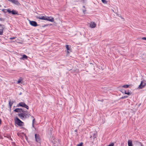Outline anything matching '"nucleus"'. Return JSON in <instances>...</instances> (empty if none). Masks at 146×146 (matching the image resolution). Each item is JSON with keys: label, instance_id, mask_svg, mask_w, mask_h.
Here are the masks:
<instances>
[{"label": "nucleus", "instance_id": "27", "mask_svg": "<svg viewBox=\"0 0 146 146\" xmlns=\"http://www.w3.org/2000/svg\"><path fill=\"white\" fill-rule=\"evenodd\" d=\"M48 24L44 25L43 26V27H46L48 26Z\"/></svg>", "mask_w": 146, "mask_h": 146}, {"label": "nucleus", "instance_id": "15", "mask_svg": "<svg viewBox=\"0 0 146 146\" xmlns=\"http://www.w3.org/2000/svg\"><path fill=\"white\" fill-rule=\"evenodd\" d=\"M28 58V57L25 55H23L22 57L21 58V59H27Z\"/></svg>", "mask_w": 146, "mask_h": 146}, {"label": "nucleus", "instance_id": "11", "mask_svg": "<svg viewBox=\"0 0 146 146\" xmlns=\"http://www.w3.org/2000/svg\"><path fill=\"white\" fill-rule=\"evenodd\" d=\"M70 46H69V45H66V48L68 50V51L67 52V54H69V51H70V52H72V51H71V50L70 48Z\"/></svg>", "mask_w": 146, "mask_h": 146}, {"label": "nucleus", "instance_id": "29", "mask_svg": "<svg viewBox=\"0 0 146 146\" xmlns=\"http://www.w3.org/2000/svg\"><path fill=\"white\" fill-rule=\"evenodd\" d=\"M1 119H0V124H1Z\"/></svg>", "mask_w": 146, "mask_h": 146}, {"label": "nucleus", "instance_id": "21", "mask_svg": "<svg viewBox=\"0 0 146 146\" xmlns=\"http://www.w3.org/2000/svg\"><path fill=\"white\" fill-rule=\"evenodd\" d=\"M13 104V103H11L10 101L9 102V104L10 107V108H11V106Z\"/></svg>", "mask_w": 146, "mask_h": 146}, {"label": "nucleus", "instance_id": "7", "mask_svg": "<svg viewBox=\"0 0 146 146\" xmlns=\"http://www.w3.org/2000/svg\"><path fill=\"white\" fill-rule=\"evenodd\" d=\"M29 23L31 26L34 27H35L38 26L37 23L35 21H29Z\"/></svg>", "mask_w": 146, "mask_h": 146}, {"label": "nucleus", "instance_id": "9", "mask_svg": "<svg viewBox=\"0 0 146 146\" xmlns=\"http://www.w3.org/2000/svg\"><path fill=\"white\" fill-rule=\"evenodd\" d=\"M42 15H40L39 16H36V18L37 19H38L40 20H45L46 15H44V16H42Z\"/></svg>", "mask_w": 146, "mask_h": 146}, {"label": "nucleus", "instance_id": "14", "mask_svg": "<svg viewBox=\"0 0 146 146\" xmlns=\"http://www.w3.org/2000/svg\"><path fill=\"white\" fill-rule=\"evenodd\" d=\"M128 146H132V142L131 140H129L128 141Z\"/></svg>", "mask_w": 146, "mask_h": 146}, {"label": "nucleus", "instance_id": "18", "mask_svg": "<svg viewBox=\"0 0 146 146\" xmlns=\"http://www.w3.org/2000/svg\"><path fill=\"white\" fill-rule=\"evenodd\" d=\"M102 2L104 4H107V1L106 0H101Z\"/></svg>", "mask_w": 146, "mask_h": 146}, {"label": "nucleus", "instance_id": "35", "mask_svg": "<svg viewBox=\"0 0 146 146\" xmlns=\"http://www.w3.org/2000/svg\"><path fill=\"white\" fill-rule=\"evenodd\" d=\"M0 26H1V25L0 24Z\"/></svg>", "mask_w": 146, "mask_h": 146}, {"label": "nucleus", "instance_id": "33", "mask_svg": "<svg viewBox=\"0 0 146 146\" xmlns=\"http://www.w3.org/2000/svg\"><path fill=\"white\" fill-rule=\"evenodd\" d=\"M32 125H33V127H34V124H32Z\"/></svg>", "mask_w": 146, "mask_h": 146}, {"label": "nucleus", "instance_id": "6", "mask_svg": "<svg viewBox=\"0 0 146 146\" xmlns=\"http://www.w3.org/2000/svg\"><path fill=\"white\" fill-rule=\"evenodd\" d=\"M19 105V106L23 107L27 109H28L29 107L28 106H27L26 104H25V103L23 102H20Z\"/></svg>", "mask_w": 146, "mask_h": 146}, {"label": "nucleus", "instance_id": "13", "mask_svg": "<svg viewBox=\"0 0 146 146\" xmlns=\"http://www.w3.org/2000/svg\"><path fill=\"white\" fill-rule=\"evenodd\" d=\"M9 1L11 3H14L16 4H18L19 3V2L17 0H7Z\"/></svg>", "mask_w": 146, "mask_h": 146}, {"label": "nucleus", "instance_id": "34", "mask_svg": "<svg viewBox=\"0 0 146 146\" xmlns=\"http://www.w3.org/2000/svg\"><path fill=\"white\" fill-rule=\"evenodd\" d=\"M21 94V93H20L19 94V95H20Z\"/></svg>", "mask_w": 146, "mask_h": 146}, {"label": "nucleus", "instance_id": "19", "mask_svg": "<svg viewBox=\"0 0 146 146\" xmlns=\"http://www.w3.org/2000/svg\"><path fill=\"white\" fill-rule=\"evenodd\" d=\"M22 79H21V78L20 79H19L17 81V83L18 84H19L21 81Z\"/></svg>", "mask_w": 146, "mask_h": 146}, {"label": "nucleus", "instance_id": "24", "mask_svg": "<svg viewBox=\"0 0 146 146\" xmlns=\"http://www.w3.org/2000/svg\"><path fill=\"white\" fill-rule=\"evenodd\" d=\"M127 97H128L127 96H124L121 97V99H124L125 98H127Z\"/></svg>", "mask_w": 146, "mask_h": 146}, {"label": "nucleus", "instance_id": "32", "mask_svg": "<svg viewBox=\"0 0 146 146\" xmlns=\"http://www.w3.org/2000/svg\"><path fill=\"white\" fill-rule=\"evenodd\" d=\"M141 146H143V145L142 144H141Z\"/></svg>", "mask_w": 146, "mask_h": 146}, {"label": "nucleus", "instance_id": "3", "mask_svg": "<svg viewBox=\"0 0 146 146\" xmlns=\"http://www.w3.org/2000/svg\"><path fill=\"white\" fill-rule=\"evenodd\" d=\"M14 120L15 123L18 125L21 126L23 125V122L20 120L18 117H16L15 118Z\"/></svg>", "mask_w": 146, "mask_h": 146}, {"label": "nucleus", "instance_id": "5", "mask_svg": "<svg viewBox=\"0 0 146 146\" xmlns=\"http://www.w3.org/2000/svg\"><path fill=\"white\" fill-rule=\"evenodd\" d=\"M51 22H53L54 21V18L52 17H48L46 16L45 20Z\"/></svg>", "mask_w": 146, "mask_h": 146}, {"label": "nucleus", "instance_id": "25", "mask_svg": "<svg viewBox=\"0 0 146 146\" xmlns=\"http://www.w3.org/2000/svg\"><path fill=\"white\" fill-rule=\"evenodd\" d=\"M16 38V37H11V38H9V39L10 40L14 39H15Z\"/></svg>", "mask_w": 146, "mask_h": 146}, {"label": "nucleus", "instance_id": "10", "mask_svg": "<svg viewBox=\"0 0 146 146\" xmlns=\"http://www.w3.org/2000/svg\"><path fill=\"white\" fill-rule=\"evenodd\" d=\"M96 25V23L94 22H91L90 23V27L92 28H95Z\"/></svg>", "mask_w": 146, "mask_h": 146}, {"label": "nucleus", "instance_id": "1", "mask_svg": "<svg viewBox=\"0 0 146 146\" xmlns=\"http://www.w3.org/2000/svg\"><path fill=\"white\" fill-rule=\"evenodd\" d=\"M27 111L26 113L25 111H24V112L23 113H19L18 115L21 119L22 120H24L26 118H29V117L30 115L27 113Z\"/></svg>", "mask_w": 146, "mask_h": 146}, {"label": "nucleus", "instance_id": "17", "mask_svg": "<svg viewBox=\"0 0 146 146\" xmlns=\"http://www.w3.org/2000/svg\"><path fill=\"white\" fill-rule=\"evenodd\" d=\"M129 86V85H123L122 86V87L124 88H127Z\"/></svg>", "mask_w": 146, "mask_h": 146}, {"label": "nucleus", "instance_id": "4", "mask_svg": "<svg viewBox=\"0 0 146 146\" xmlns=\"http://www.w3.org/2000/svg\"><path fill=\"white\" fill-rule=\"evenodd\" d=\"M146 85V81L144 80L142 81L140 85L138 87L139 89H141L144 88Z\"/></svg>", "mask_w": 146, "mask_h": 146}, {"label": "nucleus", "instance_id": "2", "mask_svg": "<svg viewBox=\"0 0 146 146\" xmlns=\"http://www.w3.org/2000/svg\"><path fill=\"white\" fill-rule=\"evenodd\" d=\"M2 11L5 13H6L7 12L9 14L11 13L13 15H19L18 11L14 10L11 11L10 9H3L2 10Z\"/></svg>", "mask_w": 146, "mask_h": 146}, {"label": "nucleus", "instance_id": "16", "mask_svg": "<svg viewBox=\"0 0 146 146\" xmlns=\"http://www.w3.org/2000/svg\"><path fill=\"white\" fill-rule=\"evenodd\" d=\"M4 29L3 28L1 29H0V35H3V33Z\"/></svg>", "mask_w": 146, "mask_h": 146}, {"label": "nucleus", "instance_id": "8", "mask_svg": "<svg viewBox=\"0 0 146 146\" xmlns=\"http://www.w3.org/2000/svg\"><path fill=\"white\" fill-rule=\"evenodd\" d=\"M35 136L36 141L39 143H40V141L39 135L38 134H35Z\"/></svg>", "mask_w": 146, "mask_h": 146}, {"label": "nucleus", "instance_id": "23", "mask_svg": "<svg viewBox=\"0 0 146 146\" xmlns=\"http://www.w3.org/2000/svg\"><path fill=\"white\" fill-rule=\"evenodd\" d=\"M83 143L81 142L80 144H78L77 146H82Z\"/></svg>", "mask_w": 146, "mask_h": 146}, {"label": "nucleus", "instance_id": "28", "mask_svg": "<svg viewBox=\"0 0 146 146\" xmlns=\"http://www.w3.org/2000/svg\"><path fill=\"white\" fill-rule=\"evenodd\" d=\"M50 131H52V128H50Z\"/></svg>", "mask_w": 146, "mask_h": 146}, {"label": "nucleus", "instance_id": "20", "mask_svg": "<svg viewBox=\"0 0 146 146\" xmlns=\"http://www.w3.org/2000/svg\"><path fill=\"white\" fill-rule=\"evenodd\" d=\"M125 94L127 95H129L130 93L129 91L126 92L125 91Z\"/></svg>", "mask_w": 146, "mask_h": 146}, {"label": "nucleus", "instance_id": "12", "mask_svg": "<svg viewBox=\"0 0 146 146\" xmlns=\"http://www.w3.org/2000/svg\"><path fill=\"white\" fill-rule=\"evenodd\" d=\"M14 111L17 112H24V111L21 108H17L15 109L14 110Z\"/></svg>", "mask_w": 146, "mask_h": 146}, {"label": "nucleus", "instance_id": "22", "mask_svg": "<svg viewBox=\"0 0 146 146\" xmlns=\"http://www.w3.org/2000/svg\"><path fill=\"white\" fill-rule=\"evenodd\" d=\"M31 117L33 119V120L32 124H33L34 123V121H35V119L34 118V117L33 116H31Z\"/></svg>", "mask_w": 146, "mask_h": 146}, {"label": "nucleus", "instance_id": "31", "mask_svg": "<svg viewBox=\"0 0 146 146\" xmlns=\"http://www.w3.org/2000/svg\"><path fill=\"white\" fill-rule=\"evenodd\" d=\"M75 132H77V130H75Z\"/></svg>", "mask_w": 146, "mask_h": 146}, {"label": "nucleus", "instance_id": "30", "mask_svg": "<svg viewBox=\"0 0 146 146\" xmlns=\"http://www.w3.org/2000/svg\"><path fill=\"white\" fill-rule=\"evenodd\" d=\"M94 138H95V137L96 138V137H95V134H94Z\"/></svg>", "mask_w": 146, "mask_h": 146}, {"label": "nucleus", "instance_id": "26", "mask_svg": "<svg viewBox=\"0 0 146 146\" xmlns=\"http://www.w3.org/2000/svg\"><path fill=\"white\" fill-rule=\"evenodd\" d=\"M142 39L146 40V37H143L142 38Z\"/></svg>", "mask_w": 146, "mask_h": 146}]
</instances>
